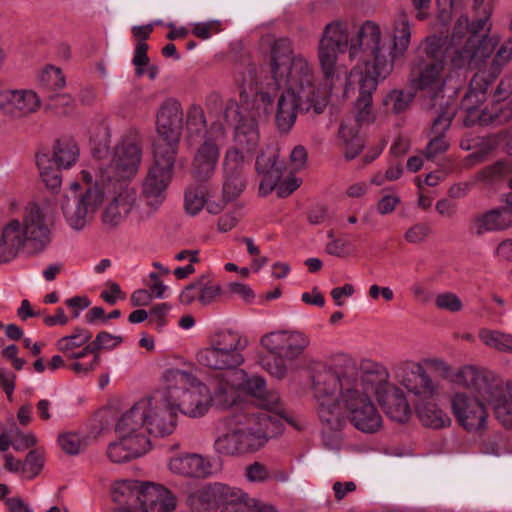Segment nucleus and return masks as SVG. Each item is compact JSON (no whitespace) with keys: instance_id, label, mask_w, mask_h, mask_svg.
Masks as SVG:
<instances>
[{"instance_id":"f257e3e1","label":"nucleus","mask_w":512,"mask_h":512,"mask_svg":"<svg viewBox=\"0 0 512 512\" xmlns=\"http://www.w3.org/2000/svg\"><path fill=\"white\" fill-rule=\"evenodd\" d=\"M410 38L408 15L401 11L395 21L391 38H382L380 27L366 21L359 29L356 41L350 43L349 57L355 59L361 53L363 65L354 67L347 77V84L357 86L359 90V96L354 103L355 123H350V120L343 121L338 132L347 160L356 158L364 147L359 128L375 120L373 93L377 89L378 79H385L393 71L395 60L407 51Z\"/></svg>"},{"instance_id":"f03ea898","label":"nucleus","mask_w":512,"mask_h":512,"mask_svg":"<svg viewBox=\"0 0 512 512\" xmlns=\"http://www.w3.org/2000/svg\"><path fill=\"white\" fill-rule=\"evenodd\" d=\"M80 175L87 186L85 192L77 199L74 207H70L68 202L62 205L69 225L76 230L85 227L102 204L107 193L112 195V200L102 213V223L108 229L118 226L136 202V189L128 183L106 182L104 176H100V179H96L93 183V177L87 170H82Z\"/></svg>"},{"instance_id":"7ed1b4c3","label":"nucleus","mask_w":512,"mask_h":512,"mask_svg":"<svg viewBox=\"0 0 512 512\" xmlns=\"http://www.w3.org/2000/svg\"><path fill=\"white\" fill-rule=\"evenodd\" d=\"M292 78L283 81L285 88L277 100L274 119L278 130L288 133L294 126L298 112L322 114L328 105L329 91L321 88L311 76L305 62L296 61Z\"/></svg>"},{"instance_id":"20e7f679","label":"nucleus","mask_w":512,"mask_h":512,"mask_svg":"<svg viewBox=\"0 0 512 512\" xmlns=\"http://www.w3.org/2000/svg\"><path fill=\"white\" fill-rule=\"evenodd\" d=\"M277 422L275 415L247 406L225 418L226 432L215 439L214 449L226 457L255 453L266 445Z\"/></svg>"},{"instance_id":"39448f33","label":"nucleus","mask_w":512,"mask_h":512,"mask_svg":"<svg viewBox=\"0 0 512 512\" xmlns=\"http://www.w3.org/2000/svg\"><path fill=\"white\" fill-rule=\"evenodd\" d=\"M490 15L491 9L485 7L484 16L472 23H469L467 16H461L456 21L451 36V46L455 47L451 63L455 68L480 69L494 52L499 37L489 35Z\"/></svg>"},{"instance_id":"423d86ee","label":"nucleus","mask_w":512,"mask_h":512,"mask_svg":"<svg viewBox=\"0 0 512 512\" xmlns=\"http://www.w3.org/2000/svg\"><path fill=\"white\" fill-rule=\"evenodd\" d=\"M174 393H155L151 397L137 401L120 418L122 430H135L155 437H165L173 433L177 425V412L171 402Z\"/></svg>"},{"instance_id":"0eeeda50","label":"nucleus","mask_w":512,"mask_h":512,"mask_svg":"<svg viewBox=\"0 0 512 512\" xmlns=\"http://www.w3.org/2000/svg\"><path fill=\"white\" fill-rule=\"evenodd\" d=\"M236 81L239 85V103L229 100L224 109L225 119H235L244 116L259 122L266 121L273 112V99L269 92L258 91L256 68L248 65L238 74Z\"/></svg>"},{"instance_id":"6e6552de","label":"nucleus","mask_w":512,"mask_h":512,"mask_svg":"<svg viewBox=\"0 0 512 512\" xmlns=\"http://www.w3.org/2000/svg\"><path fill=\"white\" fill-rule=\"evenodd\" d=\"M168 383L166 394L170 391L175 398H171L176 412L196 418L203 416L211 405L212 394L206 384L200 382L191 373L180 369H170L164 374Z\"/></svg>"},{"instance_id":"1a4fd4ad","label":"nucleus","mask_w":512,"mask_h":512,"mask_svg":"<svg viewBox=\"0 0 512 512\" xmlns=\"http://www.w3.org/2000/svg\"><path fill=\"white\" fill-rule=\"evenodd\" d=\"M142 161V138L138 130L129 129L114 148L110 165L104 176L109 183H128L137 174Z\"/></svg>"},{"instance_id":"9d476101","label":"nucleus","mask_w":512,"mask_h":512,"mask_svg":"<svg viewBox=\"0 0 512 512\" xmlns=\"http://www.w3.org/2000/svg\"><path fill=\"white\" fill-rule=\"evenodd\" d=\"M177 153L153 149V163L143 181L142 194L147 205L157 208L166 198V190L173 178Z\"/></svg>"},{"instance_id":"9b49d317","label":"nucleus","mask_w":512,"mask_h":512,"mask_svg":"<svg viewBox=\"0 0 512 512\" xmlns=\"http://www.w3.org/2000/svg\"><path fill=\"white\" fill-rule=\"evenodd\" d=\"M312 382L316 399L335 397L339 390L343 401L346 393L358 385V368L352 361H346L334 369L321 366L314 372Z\"/></svg>"},{"instance_id":"f8f14e48","label":"nucleus","mask_w":512,"mask_h":512,"mask_svg":"<svg viewBox=\"0 0 512 512\" xmlns=\"http://www.w3.org/2000/svg\"><path fill=\"white\" fill-rule=\"evenodd\" d=\"M183 117L182 105L178 100L168 98L163 101L156 115L157 138L153 149L160 147L161 150L178 154Z\"/></svg>"},{"instance_id":"ddd939ff","label":"nucleus","mask_w":512,"mask_h":512,"mask_svg":"<svg viewBox=\"0 0 512 512\" xmlns=\"http://www.w3.org/2000/svg\"><path fill=\"white\" fill-rule=\"evenodd\" d=\"M349 43L347 25L342 22H333L326 25L319 43L318 58L325 80L329 83V90L333 87L336 77L337 53L343 52Z\"/></svg>"},{"instance_id":"4468645a","label":"nucleus","mask_w":512,"mask_h":512,"mask_svg":"<svg viewBox=\"0 0 512 512\" xmlns=\"http://www.w3.org/2000/svg\"><path fill=\"white\" fill-rule=\"evenodd\" d=\"M347 418L359 431L374 433L382 425V418L369 395L355 386L342 401Z\"/></svg>"},{"instance_id":"2eb2a0df","label":"nucleus","mask_w":512,"mask_h":512,"mask_svg":"<svg viewBox=\"0 0 512 512\" xmlns=\"http://www.w3.org/2000/svg\"><path fill=\"white\" fill-rule=\"evenodd\" d=\"M298 59L306 63L308 73L314 76L313 68L307 59L302 55H293L292 42L288 38L275 40L271 47L270 60L272 83L268 85H273L275 90H280V87L283 86V81L292 78V70Z\"/></svg>"},{"instance_id":"dca6fc26","label":"nucleus","mask_w":512,"mask_h":512,"mask_svg":"<svg viewBox=\"0 0 512 512\" xmlns=\"http://www.w3.org/2000/svg\"><path fill=\"white\" fill-rule=\"evenodd\" d=\"M261 345L271 354H280L288 361L298 359L309 346V337L300 331L280 330L266 333Z\"/></svg>"},{"instance_id":"f3484780","label":"nucleus","mask_w":512,"mask_h":512,"mask_svg":"<svg viewBox=\"0 0 512 512\" xmlns=\"http://www.w3.org/2000/svg\"><path fill=\"white\" fill-rule=\"evenodd\" d=\"M481 397H470L466 393H456L452 400V412L458 422L468 432H479L485 428L488 413Z\"/></svg>"},{"instance_id":"a211bd4d","label":"nucleus","mask_w":512,"mask_h":512,"mask_svg":"<svg viewBox=\"0 0 512 512\" xmlns=\"http://www.w3.org/2000/svg\"><path fill=\"white\" fill-rule=\"evenodd\" d=\"M116 431L120 439L110 443L107 448V457L113 463H124L145 454L150 448V440L145 433H137L135 430H122L120 419L116 424Z\"/></svg>"},{"instance_id":"6ab92c4d","label":"nucleus","mask_w":512,"mask_h":512,"mask_svg":"<svg viewBox=\"0 0 512 512\" xmlns=\"http://www.w3.org/2000/svg\"><path fill=\"white\" fill-rule=\"evenodd\" d=\"M137 488L135 502L140 512H172L176 507L175 497L160 484L141 483Z\"/></svg>"},{"instance_id":"aec40b11","label":"nucleus","mask_w":512,"mask_h":512,"mask_svg":"<svg viewBox=\"0 0 512 512\" xmlns=\"http://www.w3.org/2000/svg\"><path fill=\"white\" fill-rule=\"evenodd\" d=\"M0 109L14 118H23L41 108V100L32 89H7L1 92Z\"/></svg>"},{"instance_id":"412c9836","label":"nucleus","mask_w":512,"mask_h":512,"mask_svg":"<svg viewBox=\"0 0 512 512\" xmlns=\"http://www.w3.org/2000/svg\"><path fill=\"white\" fill-rule=\"evenodd\" d=\"M255 169L261 177L259 193L266 196L271 193L280 182L286 168L278 159V150L267 148L256 158Z\"/></svg>"},{"instance_id":"4be33fe9","label":"nucleus","mask_w":512,"mask_h":512,"mask_svg":"<svg viewBox=\"0 0 512 512\" xmlns=\"http://www.w3.org/2000/svg\"><path fill=\"white\" fill-rule=\"evenodd\" d=\"M235 488L222 483L208 484L188 497V504L196 512H208L216 510L219 506H225L228 499L233 496Z\"/></svg>"},{"instance_id":"5701e85b","label":"nucleus","mask_w":512,"mask_h":512,"mask_svg":"<svg viewBox=\"0 0 512 512\" xmlns=\"http://www.w3.org/2000/svg\"><path fill=\"white\" fill-rule=\"evenodd\" d=\"M22 226L27 246L32 252H41L50 243V229L45 222L43 212L37 205L33 204L27 209Z\"/></svg>"},{"instance_id":"b1692460","label":"nucleus","mask_w":512,"mask_h":512,"mask_svg":"<svg viewBox=\"0 0 512 512\" xmlns=\"http://www.w3.org/2000/svg\"><path fill=\"white\" fill-rule=\"evenodd\" d=\"M220 155V149L211 137H206L196 148L192 163L191 174L198 182L208 181L214 175Z\"/></svg>"},{"instance_id":"393cba45","label":"nucleus","mask_w":512,"mask_h":512,"mask_svg":"<svg viewBox=\"0 0 512 512\" xmlns=\"http://www.w3.org/2000/svg\"><path fill=\"white\" fill-rule=\"evenodd\" d=\"M377 401L385 414L392 420L405 423L411 416V408L403 390L397 386L380 387Z\"/></svg>"},{"instance_id":"a878e982","label":"nucleus","mask_w":512,"mask_h":512,"mask_svg":"<svg viewBox=\"0 0 512 512\" xmlns=\"http://www.w3.org/2000/svg\"><path fill=\"white\" fill-rule=\"evenodd\" d=\"M491 84L485 71L479 70L470 80L468 91L461 101V107L466 112L464 125L467 127L475 125L476 109L486 100L487 89Z\"/></svg>"},{"instance_id":"bb28decb","label":"nucleus","mask_w":512,"mask_h":512,"mask_svg":"<svg viewBox=\"0 0 512 512\" xmlns=\"http://www.w3.org/2000/svg\"><path fill=\"white\" fill-rule=\"evenodd\" d=\"M444 65L437 64L435 61L426 62L415 60L410 71V83L419 90H441L444 82L442 72Z\"/></svg>"},{"instance_id":"cd10ccee","label":"nucleus","mask_w":512,"mask_h":512,"mask_svg":"<svg viewBox=\"0 0 512 512\" xmlns=\"http://www.w3.org/2000/svg\"><path fill=\"white\" fill-rule=\"evenodd\" d=\"M389 373L387 369L380 363L365 360L361 363L360 370L358 369V385L361 391L367 395L369 391H375L380 387L392 386L388 383Z\"/></svg>"},{"instance_id":"c85d7f7f","label":"nucleus","mask_w":512,"mask_h":512,"mask_svg":"<svg viewBox=\"0 0 512 512\" xmlns=\"http://www.w3.org/2000/svg\"><path fill=\"white\" fill-rule=\"evenodd\" d=\"M225 120L236 123L234 131L235 146L233 148H238L239 151L253 153L258 147L260 141L257 122L244 116Z\"/></svg>"},{"instance_id":"c756f323","label":"nucleus","mask_w":512,"mask_h":512,"mask_svg":"<svg viewBox=\"0 0 512 512\" xmlns=\"http://www.w3.org/2000/svg\"><path fill=\"white\" fill-rule=\"evenodd\" d=\"M196 358L200 365L214 370H235L244 363V356L229 354L211 344L201 349Z\"/></svg>"},{"instance_id":"7c9ffc66","label":"nucleus","mask_w":512,"mask_h":512,"mask_svg":"<svg viewBox=\"0 0 512 512\" xmlns=\"http://www.w3.org/2000/svg\"><path fill=\"white\" fill-rule=\"evenodd\" d=\"M475 124L498 127L512 120V98L509 101L493 100L481 112L476 109Z\"/></svg>"},{"instance_id":"2f4dec72","label":"nucleus","mask_w":512,"mask_h":512,"mask_svg":"<svg viewBox=\"0 0 512 512\" xmlns=\"http://www.w3.org/2000/svg\"><path fill=\"white\" fill-rule=\"evenodd\" d=\"M208 462L199 454H186L170 460L169 469L186 477L201 478L209 474Z\"/></svg>"},{"instance_id":"473e14b6","label":"nucleus","mask_w":512,"mask_h":512,"mask_svg":"<svg viewBox=\"0 0 512 512\" xmlns=\"http://www.w3.org/2000/svg\"><path fill=\"white\" fill-rule=\"evenodd\" d=\"M454 381L466 388L474 389L483 400L486 392L496 389L499 385L490 383L481 371L471 365L461 367L455 374Z\"/></svg>"},{"instance_id":"72a5a7b5","label":"nucleus","mask_w":512,"mask_h":512,"mask_svg":"<svg viewBox=\"0 0 512 512\" xmlns=\"http://www.w3.org/2000/svg\"><path fill=\"white\" fill-rule=\"evenodd\" d=\"M220 512H278L275 506L251 498L247 493L235 488L233 496L228 499Z\"/></svg>"},{"instance_id":"f704fd0d","label":"nucleus","mask_w":512,"mask_h":512,"mask_svg":"<svg viewBox=\"0 0 512 512\" xmlns=\"http://www.w3.org/2000/svg\"><path fill=\"white\" fill-rule=\"evenodd\" d=\"M247 391L259 398L258 406L260 409H254V411H266L269 414L275 412L280 408V399L277 393L269 392L266 393V382L260 376H253L246 381Z\"/></svg>"},{"instance_id":"c9c22d12","label":"nucleus","mask_w":512,"mask_h":512,"mask_svg":"<svg viewBox=\"0 0 512 512\" xmlns=\"http://www.w3.org/2000/svg\"><path fill=\"white\" fill-rule=\"evenodd\" d=\"M451 121L452 118L446 113L438 115L433 121L431 132L434 136L426 146V158L432 159L448 149L449 144L445 139L444 133L450 127Z\"/></svg>"},{"instance_id":"e433bc0d","label":"nucleus","mask_w":512,"mask_h":512,"mask_svg":"<svg viewBox=\"0 0 512 512\" xmlns=\"http://www.w3.org/2000/svg\"><path fill=\"white\" fill-rule=\"evenodd\" d=\"M485 395V402L494 408L496 418L507 429H512V399H508L502 386L489 390Z\"/></svg>"},{"instance_id":"4c0bfd02","label":"nucleus","mask_w":512,"mask_h":512,"mask_svg":"<svg viewBox=\"0 0 512 512\" xmlns=\"http://www.w3.org/2000/svg\"><path fill=\"white\" fill-rule=\"evenodd\" d=\"M318 415L323 424L333 431L341 430L345 421L336 397L317 399Z\"/></svg>"},{"instance_id":"58836bf2","label":"nucleus","mask_w":512,"mask_h":512,"mask_svg":"<svg viewBox=\"0 0 512 512\" xmlns=\"http://www.w3.org/2000/svg\"><path fill=\"white\" fill-rule=\"evenodd\" d=\"M239 400V387L224 377L218 378L214 387L211 404L225 410L236 406Z\"/></svg>"},{"instance_id":"ea45409f","label":"nucleus","mask_w":512,"mask_h":512,"mask_svg":"<svg viewBox=\"0 0 512 512\" xmlns=\"http://www.w3.org/2000/svg\"><path fill=\"white\" fill-rule=\"evenodd\" d=\"M210 344L229 354L243 356L242 352L247 348L248 340L237 331L222 330L211 337Z\"/></svg>"},{"instance_id":"a19ab883","label":"nucleus","mask_w":512,"mask_h":512,"mask_svg":"<svg viewBox=\"0 0 512 512\" xmlns=\"http://www.w3.org/2000/svg\"><path fill=\"white\" fill-rule=\"evenodd\" d=\"M53 150L56 164L65 169L72 167L77 162L80 154L77 143L70 137L58 139Z\"/></svg>"},{"instance_id":"79ce46f5","label":"nucleus","mask_w":512,"mask_h":512,"mask_svg":"<svg viewBox=\"0 0 512 512\" xmlns=\"http://www.w3.org/2000/svg\"><path fill=\"white\" fill-rule=\"evenodd\" d=\"M512 226V209H494L478 219V233L502 230Z\"/></svg>"},{"instance_id":"37998d69","label":"nucleus","mask_w":512,"mask_h":512,"mask_svg":"<svg viewBox=\"0 0 512 512\" xmlns=\"http://www.w3.org/2000/svg\"><path fill=\"white\" fill-rule=\"evenodd\" d=\"M417 415L424 426L440 429L450 424L451 420L436 404L421 403L417 407Z\"/></svg>"},{"instance_id":"c03bdc74","label":"nucleus","mask_w":512,"mask_h":512,"mask_svg":"<svg viewBox=\"0 0 512 512\" xmlns=\"http://www.w3.org/2000/svg\"><path fill=\"white\" fill-rule=\"evenodd\" d=\"M0 240L9 249L10 254L16 257L20 248L27 246L24 229L20 221L12 220L2 230Z\"/></svg>"},{"instance_id":"a18cd8bd","label":"nucleus","mask_w":512,"mask_h":512,"mask_svg":"<svg viewBox=\"0 0 512 512\" xmlns=\"http://www.w3.org/2000/svg\"><path fill=\"white\" fill-rule=\"evenodd\" d=\"M481 342L494 350L512 353V335L500 330L481 328L478 333Z\"/></svg>"},{"instance_id":"49530a36","label":"nucleus","mask_w":512,"mask_h":512,"mask_svg":"<svg viewBox=\"0 0 512 512\" xmlns=\"http://www.w3.org/2000/svg\"><path fill=\"white\" fill-rule=\"evenodd\" d=\"M37 166L40 171V177L46 187L57 192L62 183L60 168L54 167L48 154H38L36 157Z\"/></svg>"},{"instance_id":"de8ad7c7","label":"nucleus","mask_w":512,"mask_h":512,"mask_svg":"<svg viewBox=\"0 0 512 512\" xmlns=\"http://www.w3.org/2000/svg\"><path fill=\"white\" fill-rule=\"evenodd\" d=\"M412 378L414 384H412V380L410 378L403 380V385L408 389V391L414 393L418 396L430 397L435 393V385L426 371L418 366L416 371L412 372Z\"/></svg>"},{"instance_id":"09e8293b","label":"nucleus","mask_w":512,"mask_h":512,"mask_svg":"<svg viewBox=\"0 0 512 512\" xmlns=\"http://www.w3.org/2000/svg\"><path fill=\"white\" fill-rule=\"evenodd\" d=\"M92 333L88 329L76 328L71 335L61 337L56 342L57 349L64 353L86 346L91 342Z\"/></svg>"},{"instance_id":"8fccbe9b","label":"nucleus","mask_w":512,"mask_h":512,"mask_svg":"<svg viewBox=\"0 0 512 512\" xmlns=\"http://www.w3.org/2000/svg\"><path fill=\"white\" fill-rule=\"evenodd\" d=\"M38 84L47 91H56L62 89L66 81L60 68L53 65H46L39 72Z\"/></svg>"},{"instance_id":"3c124183","label":"nucleus","mask_w":512,"mask_h":512,"mask_svg":"<svg viewBox=\"0 0 512 512\" xmlns=\"http://www.w3.org/2000/svg\"><path fill=\"white\" fill-rule=\"evenodd\" d=\"M415 94L404 90H392L383 100L384 106L395 114L406 111L414 100Z\"/></svg>"},{"instance_id":"603ef678","label":"nucleus","mask_w":512,"mask_h":512,"mask_svg":"<svg viewBox=\"0 0 512 512\" xmlns=\"http://www.w3.org/2000/svg\"><path fill=\"white\" fill-rule=\"evenodd\" d=\"M417 60L433 62L444 65V51L441 39L436 36L427 37L424 45L419 49Z\"/></svg>"},{"instance_id":"864d4df0","label":"nucleus","mask_w":512,"mask_h":512,"mask_svg":"<svg viewBox=\"0 0 512 512\" xmlns=\"http://www.w3.org/2000/svg\"><path fill=\"white\" fill-rule=\"evenodd\" d=\"M223 175H244V155L238 148H229L223 159Z\"/></svg>"},{"instance_id":"5fc2aeb1","label":"nucleus","mask_w":512,"mask_h":512,"mask_svg":"<svg viewBox=\"0 0 512 512\" xmlns=\"http://www.w3.org/2000/svg\"><path fill=\"white\" fill-rule=\"evenodd\" d=\"M206 203V189L202 185L190 187L185 192V209L191 214H197Z\"/></svg>"},{"instance_id":"6e6d98bb","label":"nucleus","mask_w":512,"mask_h":512,"mask_svg":"<svg viewBox=\"0 0 512 512\" xmlns=\"http://www.w3.org/2000/svg\"><path fill=\"white\" fill-rule=\"evenodd\" d=\"M121 336H114L106 331H101L96 335V338L87 344V349L91 350V354L99 355L101 350H111L122 343Z\"/></svg>"},{"instance_id":"4d7b16f0","label":"nucleus","mask_w":512,"mask_h":512,"mask_svg":"<svg viewBox=\"0 0 512 512\" xmlns=\"http://www.w3.org/2000/svg\"><path fill=\"white\" fill-rule=\"evenodd\" d=\"M287 359L280 354H271L261 359V365L265 371L277 379H283L287 374Z\"/></svg>"},{"instance_id":"13d9d810","label":"nucleus","mask_w":512,"mask_h":512,"mask_svg":"<svg viewBox=\"0 0 512 512\" xmlns=\"http://www.w3.org/2000/svg\"><path fill=\"white\" fill-rule=\"evenodd\" d=\"M223 196L227 201L237 198L245 189L244 175H223Z\"/></svg>"},{"instance_id":"bf43d9fd","label":"nucleus","mask_w":512,"mask_h":512,"mask_svg":"<svg viewBox=\"0 0 512 512\" xmlns=\"http://www.w3.org/2000/svg\"><path fill=\"white\" fill-rule=\"evenodd\" d=\"M510 60H512V37L506 40L497 50L492 62L490 76L495 78Z\"/></svg>"},{"instance_id":"052dcab7","label":"nucleus","mask_w":512,"mask_h":512,"mask_svg":"<svg viewBox=\"0 0 512 512\" xmlns=\"http://www.w3.org/2000/svg\"><path fill=\"white\" fill-rule=\"evenodd\" d=\"M245 476L248 481L263 483L275 478L274 473L270 472L268 468L261 462H253L246 467Z\"/></svg>"},{"instance_id":"680f3d73","label":"nucleus","mask_w":512,"mask_h":512,"mask_svg":"<svg viewBox=\"0 0 512 512\" xmlns=\"http://www.w3.org/2000/svg\"><path fill=\"white\" fill-rule=\"evenodd\" d=\"M221 293V286L207 276L200 277V302L203 305L212 303Z\"/></svg>"},{"instance_id":"e2e57ef3","label":"nucleus","mask_w":512,"mask_h":512,"mask_svg":"<svg viewBox=\"0 0 512 512\" xmlns=\"http://www.w3.org/2000/svg\"><path fill=\"white\" fill-rule=\"evenodd\" d=\"M188 128L197 133L205 131L206 117L203 108L200 105L193 104L187 111Z\"/></svg>"},{"instance_id":"0e129e2a","label":"nucleus","mask_w":512,"mask_h":512,"mask_svg":"<svg viewBox=\"0 0 512 512\" xmlns=\"http://www.w3.org/2000/svg\"><path fill=\"white\" fill-rule=\"evenodd\" d=\"M435 305L437 308L449 312H459L463 308L461 299L452 292L438 294L435 298Z\"/></svg>"},{"instance_id":"69168bd1","label":"nucleus","mask_w":512,"mask_h":512,"mask_svg":"<svg viewBox=\"0 0 512 512\" xmlns=\"http://www.w3.org/2000/svg\"><path fill=\"white\" fill-rule=\"evenodd\" d=\"M74 100L69 94H55L49 97L47 107L56 114H67L73 109Z\"/></svg>"},{"instance_id":"338daca9","label":"nucleus","mask_w":512,"mask_h":512,"mask_svg":"<svg viewBox=\"0 0 512 512\" xmlns=\"http://www.w3.org/2000/svg\"><path fill=\"white\" fill-rule=\"evenodd\" d=\"M332 238L325 246V251L332 256L346 257L350 254L351 242L344 238H333L332 232L328 234Z\"/></svg>"},{"instance_id":"774afa93","label":"nucleus","mask_w":512,"mask_h":512,"mask_svg":"<svg viewBox=\"0 0 512 512\" xmlns=\"http://www.w3.org/2000/svg\"><path fill=\"white\" fill-rule=\"evenodd\" d=\"M222 30V24L220 21L213 20L208 22L195 23L192 28V33L197 38L202 40L210 38L213 34H216Z\"/></svg>"}]
</instances>
